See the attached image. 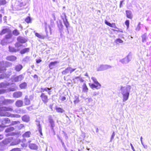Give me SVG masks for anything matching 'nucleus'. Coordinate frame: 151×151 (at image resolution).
<instances>
[{
    "label": "nucleus",
    "mask_w": 151,
    "mask_h": 151,
    "mask_svg": "<svg viewBox=\"0 0 151 151\" xmlns=\"http://www.w3.org/2000/svg\"><path fill=\"white\" fill-rule=\"evenodd\" d=\"M13 108L12 106L3 107L0 108V116H7L11 117L19 118L20 116L19 114H13L10 113L6 112V111H12Z\"/></svg>",
    "instance_id": "nucleus-1"
},
{
    "label": "nucleus",
    "mask_w": 151,
    "mask_h": 151,
    "mask_svg": "<svg viewBox=\"0 0 151 151\" xmlns=\"http://www.w3.org/2000/svg\"><path fill=\"white\" fill-rule=\"evenodd\" d=\"M131 86L129 85L126 86H120L121 93L122 95L123 101L125 102L129 98Z\"/></svg>",
    "instance_id": "nucleus-2"
},
{
    "label": "nucleus",
    "mask_w": 151,
    "mask_h": 151,
    "mask_svg": "<svg viewBox=\"0 0 151 151\" xmlns=\"http://www.w3.org/2000/svg\"><path fill=\"white\" fill-rule=\"evenodd\" d=\"M91 79L94 83L89 84L91 88L93 89H94V88L96 89L100 88L101 87V85L97 81L96 79L95 78L92 77L91 78Z\"/></svg>",
    "instance_id": "nucleus-3"
},
{
    "label": "nucleus",
    "mask_w": 151,
    "mask_h": 151,
    "mask_svg": "<svg viewBox=\"0 0 151 151\" xmlns=\"http://www.w3.org/2000/svg\"><path fill=\"white\" fill-rule=\"evenodd\" d=\"M11 140L10 139H6L0 143V145L2 149L6 148L7 146L9 145Z\"/></svg>",
    "instance_id": "nucleus-4"
},
{
    "label": "nucleus",
    "mask_w": 151,
    "mask_h": 151,
    "mask_svg": "<svg viewBox=\"0 0 151 151\" xmlns=\"http://www.w3.org/2000/svg\"><path fill=\"white\" fill-rule=\"evenodd\" d=\"M112 66L108 65H101L97 69L98 71H101L109 69L111 68Z\"/></svg>",
    "instance_id": "nucleus-5"
},
{
    "label": "nucleus",
    "mask_w": 151,
    "mask_h": 151,
    "mask_svg": "<svg viewBox=\"0 0 151 151\" xmlns=\"http://www.w3.org/2000/svg\"><path fill=\"white\" fill-rule=\"evenodd\" d=\"M76 69V68H72L68 67L65 70L62 72L63 75H66L70 73V74L74 71Z\"/></svg>",
    "instance_id": "nucleus-6"
},
{
    "label": "nucleus",
    "mask_w": 151,
    "mask_h": 151,
    "mask_svg": "<svg viewBox=\"0 0 151 151\" xmlns=\"http://www.w3.org/2000/svg\"><path fill=\"white\" fill-rule=\"evenodd\" d=\"M132 58V55L130 54L129 53L127 57L121 60L120 61L123 63H127L131 60Z\"/></svg>",
    "instance_id": "nucleus-7"
},
{
    "label": "nucleus",
    "mask_w": 151,
    "mask_h": 151,
    "mask_svg": "<svg viewBox=\"0 0 151 151\" xmlns=\"http://www.w3.org/2000/svg\"><path fill=\"white\" fill-rule=\"evenodd\" d=\"M1 122L2 125L4 126V127H6V124H9L11 123L10 120L7 118H3L1 120Z\"/></svg>",
    "instance_id": "nucleus-8"
},
{
    "label": "nucleus",
    "mask_w": 151,
    "mask_h": 151,
    "mask_svg": "<svg viewBox=\"0 0 151 151\" xmlns=\"http://www.w3.org/2000/svg\"><path fill=\"white\" fill-rule=\"evenodd\" d=\"M33 99V97L32 96H31L29 97V99L28 98L27 96H25L24 99V103L25 105H28L30 104V100H32Z\"/></svg>",
    "instance_id": "nucleus-9"
},
{
    "label": "nucleus",
    "mask_w": 151,
    "mask_h": 151,
    "mask_svg": "<svg viewBox=\"0 0 151 151\" xmlns=\"http://www.w3.org/2000/svg\"><path fill=\"white\" fill-rule=\"evenodd\" d=\"M24 78L22 75H20L19 76H15L13 78V81L15 82H18L22 80Z\"/></svg>",
    "instance_id": "nucleus-10"
},
{
    "label": "nucleus",
    "mask_w": 151,
    "mask_h": 151,
    "mask_svg": "<svg viewBox=\"0 0 151 151\" xmlns=\"http://www.w3.org/2000/svg\"><path fill=\"white\" fill-rule=\"evenodd\" d=\"M40 96L44 104H46L48 102V97L47 95H45V93H42Z\"/></svg>",
    "instance_id": "nucleus-11"
},
{
    "label": "nucleus",
    "mask_w": 151,
    "mask_h": 151,
    "mask_svg": "<svg viewBox=\"0 0 151 151\" xmlns=\"http://www.w3.org/2000/svg\"><path fill=\"white\" fill-rule=\"evenodd\" d=\"M11 31V30L9 27H5L0 32V35H2L6 33L7 34L8 33H10Z\"/></svg>",
    "instance_id": "nucleus-12"
},
{
    "label": "nucleus",
    "mask_w": 151,
    "mask_h": 151,
    "mask_svg": "<svg viewBox=\"0 0 151 151\" xmlns=\"http://www.w3.org/2000/svg\"><path fill=\"white\" fill-rule=\"evenodd\" d=\"M14 102L13 99H5L2 101V103L4 105H8L12 104Z\"/></svg>",
    "instance_id": "nucleus-13"
},
{
    "label": "nucleus",
    "mask_w": 151,
    "mask_h": 151,
    "mask_svg": "<svg viewBox=\"0 0 151 151\" xmlns=\"http://www.w3.org/2000/svg\"><path fill=\"white\" fill-rule=\"evenodd\" d=\"M22 96V93L20 91H17L14 93L13 94V97L15 98L21 97Z\"/></svg>",
    "instance_id": "nucleus-14"
},
{
    "label": "nucleus",
    "mask_w": 151,
    "mask_h": 151,
    "mask_svg": "<svg viewBox=\"0 0 151 151\" xmlns=\"http://www.w3.org/2000/svg\"><path fill=\"white\" fill-rule=\"evenodd\" d=\"M17 40L22 43H25L27 41V40L24 37H19L17 38Z\"/></svg>",
    "instance_id": "nucleus-15"
},
{
    "label": "nucleus",
    "mask_w": 151,
    "mask_h": 151,
    "mask_svg": "<svg viewBox=\"0 0 151 151\" xmlns=\"http://www.w3.org/2000/svg\"><path fill=\"white\" fill-rule=\"evenodd\" d=\"M23 101L20 100L17 101L15 103V105L18 107H21L23 106Z\"/></svg>",
    "instance_id": "nucleus-16"
},
{
    "label": "nucleus",
    "mask_w": 151,
    "mask_h": 151,
    "mask_svg": "<svg viewBox=\"0 0 151 151\" xmlns=\"http://www.w3.org/2000/svg\"><path fill=\"white\" fill-rule=\"evenodd\" d=\"M6 59L9 61H14L16 60L17 58L14 56L11 55L7 57L6 58Z\"/></svg>",
    "instance_id": "nucleus-17"
},
{
    "label": "nucleus",
    "mask_w": 151,
    "mask_h": 151,
    "mask_svg": "<svg viewBox=\"0 0 151 151\" xmlns=\"http://www.w3.org/2000/svg\"><path fill=\"white\" fill-rule=\"evenodd\" d=\"M49 121L51 124V126L52 127V130H53V128L55 127V124L52 118V117L51 116H50L49 117Z\"/></svg>",
    "instance_id": "nucleus-18"
},
{
    "label": "nucleus",
    "mask_w": 151,
    "mask_h": 151,
    "mask_svg": "<svg viewBox=\"0 0 151 151\" xmlns=\"http://www.w3.org/2000/svg\"><path fill=\"white\" fill-rule=\"evenodd\" d=\"M126 15L128 18L132 19V12L129 10L126 11Z\"/></svg>",
    "instance_id": "nucleus-19"
},
{
    "label": "nucleus",
    "mask_w": 151,
    "mask_h": 151,
    "mask_svg": "<svg viewBox=\"0 0 151 151\" xmlns=\"http://www.w3.org/2000/svg\"><path fill=\"white\" fill-rule=\"evenodd\" d=\"M20 142V140L19 139H17L14 140L13 142H12L10 144V145H17Z\"/></svg>",
    "instance_id": "nucleus-20"
},
{
    "label": "nucleus",
    "mask_w": 151,
    "mask_h": 151,
    "mask_svg": "<svg viewBox=\"0 0 151 151\" xmlns=\"http://www.w3.org/2000/svg\"><path fill=\"white\" fill-rule=\"evenodd\" d=\"M9 51L12 52H16L19 51V49H16L14 47L10 46L9 47Z\"/></svg>",
    "instance_id": "nucleus-21"
},
{
    "label": "nucleus",
    "mask_w": 151,
    "mask_h": 151,
    "mask_svg": "<svg viewBox=\"0 0 151 151\" xmlns=\"http://www.w3.org/2000/svg\"><path fill=\"white\" fill-rule=\"evenodd\" d=\"M58 63V62L57 61H55L54 62H51L49 64V67L50 69H52L53 68L57 63Z\"/></svg>",
    "instance_id": "nucleus-22"
},
{
    "label": "nucleus",
    "mask_w": 151,
    "mask_h": 151,
    "mask_svg": "<svg viewBox=\"0 0 151 151\" xmlns=\"http://www.w3.org/2000/svg\"><path fill=\"white\" fill-rule=\"evenodd\" d=\"M22 119L23 121L27 122L29 121V117L27 115H25L22 117Z\"/></svg>",
    "instance_id": "nucleus-23"
},
{
    "label": "nucleus",
    "mask_w": 151,
    "mask_h": 151,
    "mask_svg": "<svg viewBox=\"0 0 151 151\" xmlns=\"http://www.w3.org/2000/svg\"><path fill=\"white\" fill-rule=\"evenodd\" d=\"M58 27L59 29V31L60 33V35L61 36L62 35V31L63 30V26L61 23H60V24L58 25Z\"/></svg>",
    "instance_id": "nucleus-24"
},
{
    "label": "nucleus",
    "mask_w": 151,
    "mask_h": 151,
    "mask_svg": "<svg viewBox=\"0 0 151 151\" xmlns=\"http://www.w3.org/2000/svg\"><path fill=\"white\" fill-rule=\"evenodd\" d=\"M65 19H63V22L64 23V24L65 25L66 28H67V30H68V28L69 26V24L68 22L67 21V19L66 18V16L65 15Z\"/></svg>",
    "instance_id": "nucleus-25"
},
{
    "label": "nucleus",
    "mask_w": 151,
    "mask_h": 151,
    "mask_svg": "<svg viewBox=\"0 0 151 151\" xmlns=\"http://www.w3.org/2000/svg\"><path fill=\"white\" fill-rule=\"evenodd\" d=\"M29 147L31 149L35 150L37 149V147L35 144H30L29 145Z\"/></svg>",
    "instance_id": "nucleus-26"
},
{
    "label": "nucleus",
    "mask_w": 151,
    "mask_h": 151,
    "mask_svg": "<svg viewBox=\"0 0 151 151\" xmlns=\"http://www.w3.org/2000/svg\"><path fill=\"white\" fill-rule=\"evenodd\" d=\"M22 68V65L19 64L16 65L15 67V70L17 71H20Z\"/></svg>",
    "instance_id": "nucleus-27"
},
{
    "label": "nucleus",
    "mask_w": 151,
    "mask_h": 151,
    "mask_svg": "<svg viewBox=\"0 0 151 151\" xmlns=\"http://www.w3.org/2000/svg\"><path fill=\"white\" fill-rule=\"evenodd\" d=\"M37 126L39 132L40 134V135L41 136H42V128H41V126L40 124V122H38V123H37Z\"/></svg>",
    "instance_id": "nucleus-28"
},
{
    "label": "nucleus",
    "mask_w": 151,
    "mask_h": 151,
    "mask_svg": "<svg viewBox=\"0 0 151 151\" xmlns=\"http://www.w3.org/2000/svg\"><path fill=\"white\" fill-rule=\"evenodd\" d=\"M31 134V132L29 131L27 132L22 135L23 137H28L30 136Z\"/></svg>",
    "instance_id": "nucleus-29"
},
{
    "label": "nucleus",
    "mask_w": 151,
    "mask_h": 151,
    "mask_svg": "<svg viewBox=\"0 0 151 151\" xmlns=\"http://www.w3.org/2000/svg\"><path fill=\"white\" fill-rule=\"evenodd\" d=\"M27 86V83L25 82H24L20 84L19 86L21 89H25Z\"/></svg>",
    "instance_id": "nucleus-30"
},
{
    "label": "nucleus",
    "mask_w": 151,
    "mask_h": 151,
    "mask_svg": "<svg viewBox=\"0 0 151 151\" xmlns=\"http://www.w3.org/2000/svg\"><path fill=\"white\" fill-rule=\"evenodd\" d=\"M9 42L8 40H7L5 38L2 40L1 42V44L3 45H5L6 43H9Z\"/></svg>",
    "instance_id": "nucleus-31"
},
{
    "label": "nucleus",
    "mask_w": 151,
    "mask_h": 151,
    "mask_svg": "<svg viewBox=\"0 0 151 151\" xmlns=\"http://www.w3.org/2000/svg\"><path fill=\"white\" fill-rule=\"evenodd\" d=\"M29 50V48H24L20 51V53L21 54H23L25 53L28 52Z\"/></svg>",
    "instance_id": "nucleus-32"
},
{
    "label": "nucleus",
    "mask_w": 151,
    "mask_h": 151,
    "mask_svg": "<svg viewBox=\"0 0 151 151\" xmlns=\"http://www.w3.org/2000/svg\"><path fill=\"white\" fill-rule=\"evenodd\" d=\"M88 89L85 83H84L83 86V91L84 92H87Z\"/></svg>",
    "instance_id": "nucleus-33"
},
{
    "label": "nucleus",
    "mask_w": 151,
    "mask_h": 151,
    "mask_svg": "<svg viewBox=\"0 0 151 151\" xmlns=\"http://www.w3.org/2000/svg\"><path fill=\"white\" fill-rule=\"evenodd\" d=\"M142 42H146L147 39V34H145L142 36Z\"/></svg>",
    "instance_id": "nucleus-34"
},
{
    "label": "nucleus",
    "mask_w": 151,
    "mask_h": 151,
    "mask_svg": "<svg viewBox=\"0 0 151 151\" xmlns=\"http://www.w3.org/2000/svg\"><path fill=\"white\" fill-rule=\"evenodd\" d=\"M51 90V88H41L40 89V92L41 93L43 92L44 91H46L48 92L49 91H50Z\"/></svg>",
    "instance_id": "nucleus-35"
},
{
    "label": "nucleus",
    "mask_w": 151,
    "mask_h": 151,
    "mask_svg": "<svg viewBox=\"0 0 151 151\" xmlns=\"http://www.w3.org/2000/svg\"><path fill=\"white\" fill-rule=\"evenodd\" d=\"M14 128L13 127H10L7 128L5 130V132H9L13 131L14 130Z\"/></svg>",
    "instance_id": "nucleus-36"
},
{
    "label": "nucleus",
    "mask_w": 151,
    "mask_h": 151,
    "mask_svg": "<svg viewBox=\"0 0 151 151\" xmlns=\"http://www.w3.org/2000/svg\"><path fill=\"white\" fill-rule=\"evenodd\" d=\"M35 34L36 36H37L39 38L42 39H43L45 38V37L44 36L41 35L38 33L36 32L35 33Z\"/></svg>",
    "instance_id": "nucleus-37"
},
{
    "label": "nucleus",
    "mask_w": 151,
    "mask_h": 151,
    "mask_svg": "<svg viewBox=\"0 0 151 151\" xmlns=\"http://www.w3.org/2000/svg\"><path fill=\"white\" fill-rule=\"evenodd\" d=\"M8 34L5 36V38L7 40H8L9 39H10L12 37V34L11 32L10 33H8Z\"/></svg>",
    "instance_id": "nucleus-38"
},
{
    "label": "nucleus",
    "mask_w": 151,
    "mask_h": 151,
    "mask_svg": "<svg viewBox=\"0 0 151 151\" xmlns=\"http://www.w3.org/2000/svg\"><path fill=\"white\" fill-rule=\"evenodd\" d=\"M22 45L20 44L19 42H17L16 43L15 45V48L16 49H19V51L20 50V49L19 48V47L21 46H22Z\"/></svg>",
    "instance_id": "nucleus-39"
},
{
    "label": "nucleus",
    "mask_w": 151,
    "mask_h": 151,
    "mask_svg": "<svg viewBox=\"0 0 151 151\" xmlns=\"http://www.w3.org/2000/svg\"><path fill=\"white\" fill-rule=\"evenodd\" d=\"M13 34L15 36H17L19 34V32L17 29H15L12 32Z\"/></svg>",
    "instance_id": "nucleus-40"
},
{
    "label": "nucleus",
    "mask_w": 151,
    "mask_h": 151,
    "mask_svg": "<svg viewBox=\"0 0 151 151\" xmlns=\"http://www.w3.org/2000/svg\"><path fill=\"white\" fill-rule=\"evenodd\" d=\"M79 101L78 97L77 96H75V100L74 101V104H76L78 103Z\"/></svg>",
    "instance_id": "nucleus-41"
},
{
    "label": "nucleus",
    "mask_w": 151,
    "mask_h": 151,
    "mask_svg": "<svg viewBox=\"0 0 151 151\" xmlns=\"http://www.w3.org/2000/svg\"><path fill=\"white\" fill-rule=\"evenodd\" d=\"M7 3L6 0H0V5H4Z\"/></svg>",
    "instance_id": "nucleus-42"
},
{
    "label": "nucleus",
    "mask_w": 151,
    "mask_h": 151,
    "mask_svg": "<svg viewBox=\"0 0 151 151\" xmlns=\"http://www.w3.org/2000/svg\"><path fill=\"white\" fill-rule=\"evenodd\" d=\"M20 123L19 121H12L11 124V125H14L19 124Z\"/></svg>",
    "instance_id": "nucleus-43"
},
{
    "label": "nucleus",
    "mask_w": 151,
    "mask_h": 151,
    "mask_svg": "<svg viewBox=\"0 0 151 151\" xmlns=\"http://www.w3.org/2000/svg\"><path fill=\"white\" fill-rule=\"evenodd\" d=\"M24 127V125L23 124H20L19 125H17V129L20 130L22 128Z\"/></svg>",
    "instance_id": "nucleus-44"
},
{
    "label": "nucleus",
    "mask_w": 151,
    "mask_h": 151,
    "mask_svg": "<svg viewBox=\"0 0 151 151\" xmlns=\"http://www.w3.org/2000/svg\"><path fill=\"white\" fill-rule=\"evenodd\" d=\"M57 111L58 112H63L64 110L60 108H57L56 109Z\"/></svg>",
    "instance_id": "nucleus-45"
},
{
    "label": "nucleus",
    "mask_w": 151,
    "mask_h": 151,
    "mask_svg": "<svg viewBox=\"0 0 151 151\" xmlns=\"http://www.w3.org/2000/svg\"><path fill=\"white\" fill-rule=\"evenodd\" d=\"M31 21V19L29 17H27L25 19V22L28 23L30 22Z\"/></svg>",
    "instance_id": "nucleus-46"
},
{
    "label": "nucleus",
    "mask_w": 151,
    "mask_h": 151,
    "mask_svg": "<svg viewBox=\"0 0 151 151\" xmlns=\"http://www.w3.org/2000/svg\"><path fill=\"white\" fill-rule=\"evenodd\" d=\"M140 22H139L136 28V30L137 31H139L140 30Z\"/></svg>",
    "instance_id": "nucleus-47"
},
{
    "label": "nucleus",
    "mask_w": 151,
    "mask_h": 151,
    "mask_svg": "<svg viewBox=\"0 0 151 151\" xmlns=\"http://www.w3.org/2000/svg\"><path fill=\"white\" fill-rule=\"evenodd\" d=\"M99 94V91H95L93 92V96L98 95Z\"/></svg>",
    "instance_id": "nucleus-48"
},
{
    "label": "nucleus",
    "mask_w": 151,
    "mask_h": 151,
    "mask_svg": "<svg viewBox=\"0 0 151 151\" xmlns=\"http://www.w3.org/2000/svg\"><path fill=\"white\" fill-rule=\"evenodd\" d=\"M116 42L117 43H122L123 42V41L120 39H117L116 40Z\"/></svg>",
    "instance_id": "nucleus-49"
},
{
    "label": "nucleus",
    "mask_w": 151,
    "mask_h": 151,
    "mask_svg": "<svg viewBox=\"0 0 151 151\" xmlns=\"http://www.w3.org/2000/svg\"><path fill=\"white\" fill-rule=\"evenodd\" d=\"M29 59V57L28 56H27L23 60V61L25 62H28Z\"/></svg>",
    "instance_id": "nucleus-50"
},
{
    "label": "nucleus",
    "mask_w": 151,
    "mask_h": 151,
    "mask_svg": "<svg viewBox=\"0 0 151 151\" xmlns=\"http://www.w3.org/2000/svg\"><path fill=\"white\" fill-rule=\"evenodd\" d=\"M125 24L127 26V28H128L129 26V21L127 20L125 22Z\"/></svg>",
    "instance_id": "nucleus-51"
},
{
    "label": "nucleus",
    "mask_w": 151,
    "mask_h": 151,
    "mask_svg": "<svg viewBox=\"0 0 151 151\" xmlns=\"http://www.w3.org/2000/svg\"><path fill=\"white\" fill-rule=\"evenodd\" d=\"M10 151H21V150L19 148H15L12 149Z\"/></svg>",
    "instance_id": "nucleus-52"
},
{
    "label": "nucleus",
    "mask_w": 151,
    "mask_h": 151,
    "mask_svg": "<svg viewBox=\"0 0 151 151\" xmlns=\"http://www.w3.org/2000/svg\"><path fill=\"white\" fill-rule=\"evenodd\" d=\"M115 134L114 132H113L112 134L111 135L110 142H111L112 140L114 138V137L115 136Z\"/></svg>",
    "instance_id": "nucleus-53"
},
{
    "label": "nucleus",
    "mask_w": 151,
    "mask_h": 151,
    "mask_svg": "<svg viewBox=\"0 0 151 151\" xmlns=\"http://www.w3.org/2000/svg\"><path fill=\"white\" fill-rule=\"evenodd\" d=\"M6 69L4 67H0V73L3 72Z\"/></svg>",
    "instance_id": "nucleus-54"
},
{
    "label": "nucleus",
    "mask_w": 151,
    "mask_h": 151,
    "mask_svg": "<svg viewBox=\"0 0 151 151\" xmlns=\"http://www.w3.org/2000/svg\"><path fill=\"white\" fill-rule=\"evenodd\" d=\"M110 27H114V28H117L115 25V24L114 23L111 24V25H110Z\"/></svg>",
    "instance_id": "nucleus-55"
},
{
    "label": "nucleus",
    "mask_w": 151,
    "mask_h": 151,
    "mask_svg": "<svg viewBox=\"0 0 151 151\" xmlns=\"http://www.w3.org/2000/svg\"><path fill=\"white\" fill-rule=\"evenodd\" d=\"M6 92V90L4 89H0V94L4 93Z\"/></svg>",
    "instance_id": "nucleus-56"
},
{
    "label": "nucleus",
    "mask_w": 151,
    "mask_h": 151,
    "mask_svg": "<svg viewBox=\"0 0 151 151\" xmlns=\"http://www.w3.org/2000/svg\"><path fill=\"white\" fill-rule=\"evenodd\" d=\"M4 128V126L1 124L0 125V132L3 130V128Z\"/></svg>",
    "instance_id": "nucleus-57"
},
{
    "label": "nucleus",
    "mask_w": 151,
    "mask_h": 151,
    "mask_svg": "<svg viewBox=\"0 0 151 151\" xmlns=\"http://www.w3.org/2000/svg\"><path fill=\"white\" fill-rule=\"evenodd\" d=\"M86 99H88V102L89 103L92 102L93 101V99L91 97L87 98Z\"/></svg>",
    "instance_id": "nucleus-58"
},
{
    "label": "nucleus",
    "mask_w": 151,
    "mask_h": 151,
    "mask_svg": "<svg viewBox=\"0 0 151 151\" xmlns=\"http://www.w3.org/2000/svg\"><path fill=\"white\" fill-rule=\"evenodd\" d=\"M124 0H122V1H121L120 2V5H119V7L120 8H121L122 7V4L123 3V2H124Z\"/></svg>",
    "instance_id": "nucleus-59"
},
{
    "label": "nucleus",
    "mask_w": 151,
    "mask_h": 151,
    "mask_svg": "<svg viewBox=\"0 0 151 151\" xmlns=\"http://www.w3.org/2000/svg\"><path fill=\"white\" fill-rule=\"evenodd\" d=\"M105 23L106 25L109 26H110V25H111V23H110L108 22L106 20L105 21Z\"/></svg>",
    "instance_id": "nucleus-60"
},
{
    "label": "nucleus",
    "mask_w": 151,
    "mask_h": 151,
    "mask_svg": "<svg viewBox=\"0 0 151 151\" xmlns=\"http://www.w3.org/2000/svg\"><path fill=\"white\" fill-rule=\"evenodd\" d=\"M5 77V76L4 74H0V79H3Z\"/></svg>",
    "instance_id": "nucleus-61"
},
{
    "label": "nucleus",
    "mask_w": 151,
    "mask_h": 151,
    "mask_svg": "<svg viewBox=\"0 0 151 151\" xmlns=\"http://www.w3.org/2000/svg\"><path fill=\"white\" fill-rule=\"evenodd\" d=\"M61 99L62 101H64L66 99V97L65 96H62L61 97Z\"/></svg>",
    "instance_id": "nucleus-62"
},
{
    "label": "nucleus",
    "mask_w": 151,
    "mask_h": 151,
    "mask_svg": "<svg viewBox=\"0 0 151 151\" xmlns=\"http://www.w3.org/2000/svg\"><path fill=\"white\" fill-rule=\"evenodd\" d=\"M23 0H17V1L19 2L21 4H23Z\"/></svg>",
    "instance_id": "nucleus-63"
},
{
    "label": "nucleus",
    "mask_w": 151,
    "mask_h": 151,
    "mask_svg": "<svg viewBox=\"0 0 151 151\" xmlns=\"http://www.w3.org/2000/svg\"><path fill=\"white\" fill-rule=\"evenodd\" d=\"M130 145L132 149V150H134L135 149H134L132 144V143H130Z\"/></svg>",
    "instance_id": "nucleus-64"
}]
</instances>
